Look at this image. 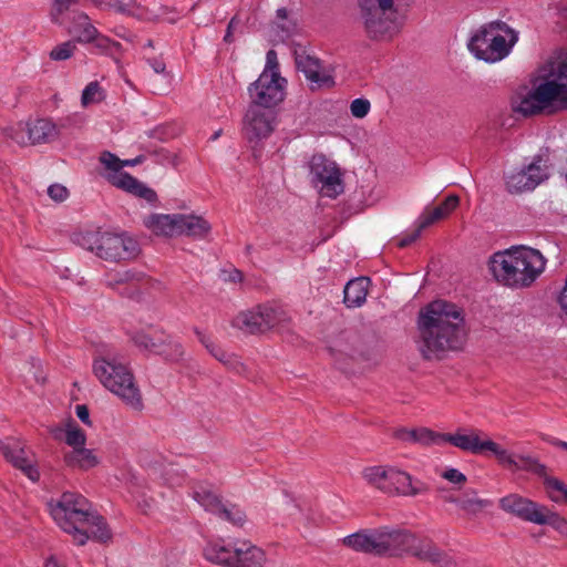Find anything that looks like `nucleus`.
Here are the masks:
<instances>
[{
  "mask_svg": "<svg viewBox=\"0 0 567 567\" xmlns=\"http://www.w3.org/2000/svg\"><path fill=\"white\" fill-rule=\"evenodd\" d=\"M416 326L417 350L425 360L442 359L446 352L461 349L465 341L464 316L456 305L445 300L422 308Z\"/></svg>",
  "mask_w": 567,
  "mask_h": 567,
  "instance_id": "f257e3e1",
  "label": "nucleus"
},
{
  "mask_svg": "<svg viewBox=\"0 0 567 567\" xmlns=\"http://www.w3.org/2000/svg\"><path fill=\"white\" fill-rule=\"evenodd\" d=\"M50 512L56 524L73 535L75 544L83 546L87 539L106 543L112 533L105 519L92 509L91 503L82 495L65 492Z\"/></svg>",
  "mask_w": 567,
  "mask_h": 567,
  "instance_id": "f03ea898",
  "label": "nucleus"
},
{
  "mask_svg": "<svg viewBox=\"0 0 567 567\" xmlns=\"http://www.w3.org/2000/svg\"><path fill=\"white\" fill-rule=\"evenodd\" d=\"M546 259L534 248L512 247L489 257L488 269L504 287L523 289L530 287L544 271Z\"/></svg>",
  "mask_w": 567,
  "mask_h": 567,
  "instance_id": "7ed1b4c3",
  "label": "nucleus"
},
{
  "mask_svg": "<svg viewBox=\"0 0 567 567\" xmlns=\"http://www.w3.org/2000/svg\"><path fill=\"white\" fill-rule=\"evenodd\" d=\"M93 373L101 384L134 410H142L143 400L134 374L117 353H106L93 362Z\"/></svg>",
  "mask_w": 567,
  "mask_h": 567,
  "instance_id": "20e7f679",
  "label": "nucleus"
},
{
  "mask_svg": "<svg viewBox=\"0 0 567 567\" xmlns=\"http://www.w3.org/2000/svg\"><path fill=\"white\" fill-rule=\"evenodd\" d=\"M417 536L406 529L381 527L347 536L343 543L357 550L377 556L412 555Z\"/></svg>",
  "mask_w": 567,
  "mask_h": 567,
  "instance_id": "39448f33",
  "label": "nucleus"
},
{
  "mask_svg": "<svg viewBox=\"0 0 567 567\" xmlns=\"http://www.w3.org/2000/svg\"><path fill=\"white\" fill-rule=\"evenodd\" d=\"M517 41L516 32L505 22L482 25L470 39L467 48L478 60L495 63L505 59Z\"/></svg>",
  "mask_w": 567,
  "mask_h": 567,
  "instance_id": "423d86ee",
  "label": "nucleus"
},
{
  "mask_svg": "<svg viewBox=\"0 0 567 567\" xmlns=\"http://www.w3.org/2000/svg\"><path fill=\"white\" fill-rule=\"evenodd\" d=\"M80 245L94 252L99 258L111 262L127 261L136 258L141 248L136 239L124 234L93 233L81 236Z\"/></svg>",
  "mask_w": 567,
  "mask_h": 567,
  "instance_id": "0eeeda50",
  "label": "nucleus"
},
{
  "mask_svg": "<svg viewBox=\"0 0 567 567\" xmlns=\"http://www.w3.org/2000/svg\"><path fill=\"white\" fill-rule=\"evenodd\" d=\"M499 507L525 522L538 525L567 526L566 520L549 511L546 506L539 505L518 494H509L499 499Z\"/></svg>",
  "mask_w": 567,
  "mask_h": 567,
  "instance_id": "6e6552de",
  "label": "nucleus"
},
{
  "mask_svg": "<svg viewBox=\"0 0 567 567\" xmlns=\"http://www.w3.org/2000/svg\"><path fill=\"white\" fill-rule=\"evenodd\" d=\"M287 321L286 312L280 308L259 305L239 312L233 319V327L248 334L265 333Z\"/></svg>",
  "mask_w": 567,
  "mask_h": 567,
  "instance_id": "1a4fd4ad",
  "label": "nucleus"
},
{
  "mask_svg": "<svg viewBox=\"0 0 567 567\" xmlns=\"http://www.w3.org/2000/svg\"><path fill=\"white\" fill-rule=\"evenodd\" d=\"M544 92L549 94L555 103L556 111L567 110V53L554 56L547 63V70L540 82Z\"/></svg>",
  "mask_w": 567,
  "mask_h": 567,
  "instance_id": "9d476101",
  "label": "nucleus"
},
{
  "mask_svg": "<svg viewBox=\"0 0 567 567\" xmlns=\"http://www.w3.org/2000/svg\"><path fill=\"white\" fill-rule=\"evenodd\" d=\"M311 182L315 186L321 185V193L336 198L343 192L341 172L333 161L323 154H315L309 162Z\"/></svg>",
  "mask_w": 567,
  "mask_h": 567,
  "instance_id": "9b49d317",
  "label": "nucleus"
},
{
  "mask_svg": "<svg viewBox=\"0 0 567 567\" xmlns=\"http://www.w3.org/2000/svg\"><path fill=\"white\" fill-rule=\"evenodd\" d=\"M286 80L277 71H262L248 91L252 104L271 109L284 100Z\"/></svg>",
  "mask_w": 567,
  "mask_h": 567,
  "instance_id": "f8f14e48",
  "label": "nucleus"
},
{
  "mask_svg": "<svg viewBox=\"0 0 567 567\" xmlns=\"http://www.w3.org/2000/svg\"><path fill=\"white\" fill-rule=\"evenodd\" d=\"M276 125L275 112L259 105L251 104L244 118V135L250 146L256 150L258 144L270 136Z\"/></svg>",
  "mask_w": 567,
  "mask_h": 567,
  "instance_id": "ddd939ff",
  "label": "nucleus"
},
{
  "mask_svg": "<svg viewBox=\"0 0 567 567\" xmlns=\"http://www.w3.org/2000/svg\"><path fill=\"white\" fill-rule=\"evenodd\" d=\"M548 176L546 161L542 156H536L528 166L506 176V188L512 194L533 190Z\"/></svg>",
  "mask_w": 567,
  "mask_h": 567,
  "instance_id": "4468645a",
  "label": "nucleus"
},
{
  "mask_svg": "<svg viewBox=\"0 0 567 567\" xmlns=\"http://www.w3.org/2000/svg\"><path fill=\"white\" fill-rule=\"evenodd\" d=\"M295 62L298 71L302 72L312 91L333 87L334 78L323 69L321 61L306 50L295 51Z\"/></svg>",
  "mask_w": 567,
  "mask_h": 567,
  "instance_id": "2eb2a0df",
  "label": "nucleus"
},
{
  "mask_svg": "<svg viewBox=\"0 0 567 567\" xmlns=\"http://www.w3.org/2000/svg\"><path fill=\"white\" fill-rule=\"evenodd\" d=\"M545 87L542 83L530 90L526 95L517 97L513 101V110L517 113L523 114L524 116H530L542 113H556L555 103L549 96L544 92Z\"/></svg>",
  "mask_w": 567,
  "mask_h": 567,
  "instance_id": "dca6fc26",
  "label": "nucleus"
},
{
  "mask_svg": "<svg viewBox=\"0 0 567 567\" xmlns=\"http://www.w3.org/2000/svg\"><path fill=\"white\" fill-rule=\"evenodd\" d=\"M0 450L4 458L20 470L30 481L38 482L40 473L34 463L27 456L24 446L16 439L0 441Z\"/></svg>",
  "mask_w": 567,
  "mask_h": 567,
  "instance_id": "f3484780",
  "label": "nucleus"
},
{
  "mask_svg": "<svg viewBox=\"0 0 567 567\" xmlns=\"http://www.w3.org/2000/svg\"><path fill=\"white\" fill-rule=\"evenodd\" d=\"M412 556L436 567H454L455 559L447 551L439 548L431 539L417 537Z\"/></svg>",
  "mask_w": 567,
  "mask_h": 567,
  "instance_id": "a211bd4d",
  "label": "nucleus"
},
{
  "mask_svg": "<svg viewBox=\"0 0 567 567\" xmlns=\"http://www.w3.org/2000/svg\"><path fill=\"white\" fill-rule=\"evenodd\" d=\"M427 486L421 481H413V477L404 472L393 467L390 473L389 495L416 496L427 492Z\"/></svg>",
  "mask_w": 567,
  "mask_h": 567,
  "instance_id": "6ab92c4d",
  "label": "nucleus"
},
{
  "mask_svg": "<svg viewBox=\"0 0 567 567\" xmlns=\"http://www.w3.org/2000/svg\"><path fill=\"white\" fill-rule=\"evenodd\" d=\"M212 231L210 223L203 216L179 214L177 236H187L193 239L204 240Z\"/></svg>",
  "mask_w": 567,
  "mask_h": 567,
  "instance_id": "aec40b11",
  "label": "nucleus"
},
{
  "mask_svg": "<svg viewBox=\"0 0 567 567\" xmlns=\"http://www.w3.org/2000/svg\"><path fill=\"white\" fill-rule=\"evenodd\" d=\"M450 443L451 445L472 454H482L485 452L484 440L480 439L477 432L472 431L470 434L462 433H441L440 445Z\"/></svg>",
  "mask_w": 567,
  "mask_h": 567,
  "instance_id": "412c9836",
  "label": "nucleus"
},
{
  "mask_svg": "<svg viewBox=\"0 0 567 567\" xmlns=\"http://www.w3.org/2000/svg\"><path fill=\"white\" fill-rule=\"evenodd\" d=\"M236 554V546L226 545L223 539L208 542L203 549L204 557L217 565L233 567Z\"/></svg>",
  "mask_w": 567,
  "mask_h": 567,
  "instance_id": "4be33fe9",
  "label": "nucleus"
},
{
  "mask_svg": "<svg viewBox=\"0 0 567 567\" xmlns=\"http://www.w3.org/2000/svg\"><path fill=\"white\" fill-rule=\"evenodd\" d=\"M394 437L405 443H415L421 445H440L441 433L434 432L427 427L406 429L400 427L394 431Z\"/></svg>",
  "mask_w": 567,
  "mask_h": 567,
  "instance_id": "5701e85b",
  "label": "nucleus"
},
{
  "mask_svg": "<svg viewBox=\"0 0 567 567\" xmlns=\"http://www.w3.org/2000/svg\"><path fill=\"white\" fill-rule=\"evenodd\" d=\"M69 33L74 37L75 43H91L97 35V29L85 12H75L71 19Z\"/></svg>",
  "mask_w": 567,
  "mask_h": 567,
  "instance_id": "b1692460",
  "label": "nucleus"
},
{
  "mask_svg": "<svg viewBox=\"0 0 567 567\" xmlns=\"http://www.w3.org/2000/svg\"><path fill=\"white\" fill-rule=\"evenodd\" d=\"M370 284L368 277H358L348 281L343 289V303L346 307H361L367 300Z\"/></svg>",
  "mask_w": 567,
  "mask_h": 567,
  "instance_id": "393cba45",
  "label": "nucleus"
},
{
  "mask_svg": "<svg viewBox=\"0 0 567 567\" xmlns=\"http://www.w3.org/2000/svg\"><path fill=\"white\" fill-rule=\"evenodd\" d=\"M195 333L197 334L199 342L207 349V351L226 368L237 373H240L245 370L243 362L237 355L224 351L198 329H195Z\"/></svg>",
  "mask_w": 567,
  "mask_h": 567,
  "instance_id": "a878e982",
  "label": "nucleus"
},
{
  "mask_svg": "<svg viewBox=\"0 0 567 567\" xmlns=\"http://www.w3.org/2000/svg\"><path fill=\"white\" fill-rule=\"evenodd\" d=\"M266 561L264 550L250 542L236 545V554L233 567H262Z\"/></svg>",
  "mask_w": 567,
  "mask_h": 567,
  "instance_id": "bb28decb",
  "label": "nucleus"
},
{
  "mask_svg": "<svg viewBox=\"0 0 567 567\" xmlns=\"http://www.w3.org/2000/svg\"><path fill=\"white\" fill-rule=\"evenodd\" d=\"M460 203L457 195H449L440 205L432 209H425L420 216V227L426 228L434 223L447 217Z\"/></svg>",
  "mask_w": 567,
  "mask_h": 567,
  "instance_id": "cd10ccee",
  "label": "nucleus"
},
{
  "mask_svg": "<svg viewBox=\"0 0 567 567\" xmlns=\"http://www.w3.org/2000/svg\"><path fill=\"white\" fill-rule=\"evenodd\" d=\"M59 135L53 122L45 118H38L28 124V136L31 144L50 143Z\"/></svg>",
  "mask_w": 567,
  "mask_h": 567,
  "instance_id": "c85d7f7f",
  "label": "nucleus"
},
{
  "mask_svg": "<svg viewBox=\"0 0 567 567\" xmlns=\"http://www.w3.org/2000/svg\"><path fill=\"white\" fill-rule=\"evenodd\" d=\"M179 214H153L145 219V225L156 235L177 236Z\"/></svg>",
  "mask_w": 567,
  "mask_h": 567,
  "instance_id": "c756f323",
  "label": "nucleus"
},
{
  "mask_svg": "<svg viewBox=\"0 0 567 567\" xmlns=\"http://www.w3.org/2000/svg\"><path fill=\"white\" fill-rule=\"evenodd\" d=\"M115 187L123 189L138 198L145 199L150 204L157 202V195L155 190L147 187L145 184L128 173L123 175L122 178L116 182Z\"/></svg>",
  "mask_w": 567,
  "mask_h": 567,
  "instance_id": "7c9ffc66",
  "label": "nucleus"
},
{
  "mask_svg": "<svg viewBox=\"0 0 567 567\" xmlns=\"http://www.w3.org/2000/svg\"><path fill=\"white\" fill-rule=\"evenodd\" d=\"M63 461L70 468L90 470L97 465L99 460L92 450L84 446L74 449L64 454Z\"/></svg>",
  "mask_w": 567,
  "mask_h": 567,
  "instance_id": "2f4dec72",
  "label": "nucleus"
},
{
  "mask_svg": "<svg viewBox=\"0 0 567 567\" xmlns=\"http://www.w3.org/2000/svg\"><path fill=\"white\" fill-rule=\"evenodd\" d=\"M100 163L104 166L105 173L103 176L111 183L113 186L116 185V182L122 178L123 175L127 174L123 171L125 164H128V161L120 159L115 154L104 151L100 155Z\"/></svg>",
  "mask_w": 567,
  "mask_h": 567,
  "instance_id": "473e14b6",
  "label": "nucleus"
},
{
  "mask_svg": "<svg viewBox=\"0 0 567 567\" xmlns=\"http://www.w3.org/2000/svg\"><path fill=\"white\" fill-rule=\"evenodd\" d=\"M392 471V466L377 465L364 468L362 475L369 485L388 494L390 487V473Z\"/></svg>",
  "mask_w": 567,
  "mask_h": 567,
  "instance_id": "72a5a7b5",
  "label": "nucleus"
},
{
  "mask_svg": "<svg viewBox=\"0 0 567 567\" xmlns=\"http://www.w3.org/2000/svg\"><path fill=\"white\" fill-rule=\"evenodd\" d=\"M165 334L161 329L148 328L134 333L132 341L137 348L157 354L159 348L155 346L158 344V340L164 339Z\"/></svg>",
  "mask_w": 567,
  "mask_h": 567,
  "instance_id": "f704fd0d",
  "label": "nucleus"
},
{
  "mask_svg": "<svg viewBox=\"0 0 567 567\" xmlns=\"http://www.w3.org/2000/svg\"><path fill=\"white\" fill-rule=\"evenodd\" d=\"M489 506H492V502L480 498L474 489L465 491L460 497V508L467 515L475 516Z\"/></svg>",
  "mask_w": 567,
  "mask_h": 567,
  "instance_id": "c9c22d12",
  "label": "nucleus"
},
{
  "mask_svg": "<svg viewBox=\"0 0 567 567\" xmlns=\"http://www.w3.org/2000/svg\"><path fill=\"white\" fill-rule=\"evenodd\" d=\"M155 348H159L157 354L164 357L167 361L176 362L184 355L182 344L168 334H165L164 339L158 340V344Z\"/></svg>",
  "mask_w": 567,
  "mask_h": 567,
  "instance_id": "e433bc0d",
  "label": "nucleus"
},
{
  "mask_svg": "<svg viewBox=\"0 0 567 567\" xmlns=\"http://www.w3.org/2000/svg\"><path fill=\"white\" fill-rule=\"evenodd\" d=\"M194 498L206 511L212 512L216 515L224 505L217 495L205 489L195 491Z\"/></svg>",
  "mask_w": 567,
  "mask_h": 567,
  "instance_id": "4c0bfd02",
  "label": "nucleus"
},
{
  "mask_svg": "<svg viewBox=\"0 0 567 567\" xmlns=\"http://www.w3.org/2000/svg\"><path fill=\"white\" fill-rule=\"evenodd\" d=\"M515 471H528L532 472L545 480L547 477V467L539 463L536 458L532 456H519L516 460V465L514 466Z\"/></svg>",
  "mask_w": 567,
  "mask_h": 567,
  "instance_id": "58836bf2",
  "label": "nucleus"
},
{
  "mask_svg": "<svg viewBox=\"0 0 567 567\" xmlns=\"http://www.w3.org/2000/svg\"><path fill=\"white\" fill-rule=\"evenodd\" d=\"M484 447L485 451L492 452L496 456L499 464L514 470V466L516 465V458L499 444L492 440H484Z\"/></svg>",
  "mask_w": 567,
  "mask_h": 567,
  "instance_id": "ea45409f",
  "label": "nucleus"
},
{
  "mask_svg": "<svg viewBox=\"0 0 567 567\" xmlns=\"http://www.w3.org/2000/svg\"><path fill=\"white\" fill-rule=\"evenodd\" d=\"M78 50L76 43L73 40H68L56 44L49 52V58L55 62H62L71 59Z\"/></svg>",
  "mask_w": 567,
  "mask_h": 567,
  "instance_id": "a19ab883",
  "label": "nucleus"
},
{
  "mask_svg": "<svg viewBox=\"0 0 567 567\" xmlns=\"http://www.w3.org/2000/svg\"><path fill=\"white\" fill-rule=\"evenodd\" d=\"M105 97L103 89L97 81L90 82L83 90L81 96L82 106L86 107L90 104H95L103 101Z\"/></svg>",
  "mask_w": 567,
  "mask_h": 567,
  "instance_id": "79ce46f5",
  "label": "nucleus"
},
{
  "mask_svg": "<svg viewBox=\"0 0 567 567\" xmlns=\"http://www.w3.org/2000/svg\"><path fill=\"white\" fill-rule=\"evenodd\" d=\"M101 10H115L120 13L130 12L135 7V0H92Z\"/></svg>",
  "mask_w": 567,
  "mask_h": 567,
  "instance_id": "37998d69",
  "label": "nucleus"
},
{
  "mask_svg": "<svg viewBox=\"0 0 567 567\" xmlns=\"http://www.w3.org/2000/svg\"><path fill=\"white\" fill-rule=\"evenodd\" d=\"M217 515L236 526H243L246 519L245 513L236 505L228 506L224 504Z\"/></svg>",
  "mask_w": 567,
  "mask_h": 567,
  "instance_id": "c03bdc74",
  "label": "nucleus"
},
{
  "mask_svg": "<svg viewBox=\"0 0 567 567\" xmlns=\"http://www.w3.org/2000/svg\"><path fill=\"white\" fill-rule=\"evenodd\" d=\"M86 436L83 430L73 423H69L65 431V443L72 447V450L84 446Z\"/></svg>",
  "mask_w": 567,
  "mask_h": 567,
  "instance_id": "a18cd8bd",
  "label": "nucleus"
},
{
  "mask_svg": "<svg viewBox=\"0 0 567 567\" xmlns=\"http://www.w3.org/2000/svg\"><path fill=\"white\" fill-rule=\"evenodd\" d=\"M94 48L103 54H114L121 49V44L97 31L96 38L92 40Z\"/></svg>",
  "mask_w": 567,
  "mask_h": 567,
  "instance_id": "49530a36",
  "label": "nucleus"
},
{
  "mask_svg": "<svg viewBox=\"0 0 567 567\" xmlns=\"http://www.w3.org/2000/svg\"><path fill=\"white\" fill-rule=\"evenodd\" d=\"M546 487L550 491V498L559 502L567 501V485L558 478H546Z\"/></svg>",
  "mask_w": 567,
  "mask_h": 567,
  "instance_id": "de8ad7c7",
  "label": "nucleus"
},
{
  "mask_svg": "<svg viewBox=\"0 0 567 567\" xmlns=\"http://www.w3.org/2000/svg\"><path fill=\"white\" fill-rule=\"evenodd\" d=\"M79 0H53L51 10V20L53 23H61V16L66 12L73 4L78 3Z\"/></svg>",
  "mask_w": 567,
  "mask_h": 567,
  "instance_id": "09e8293b",
  "label": "nucleus"
},
{
  "mask_svg": "<svg viewBox=\"0 0 567 567\" xmlns=\"http://www.w3.org/2000/svg\"><path fill=\"white\" fill-rule=\"evenodd\" d=\"M371 104L367 99H355L351 102V114L357 118H363L368 115Z\"/></svg>",
  "mask_w": 567,
  "mask_h": 567,
  "instance_id": "8fccbe9b",
  "label": "nucleus"
},
{
  "mask_svg": "<svg viewBox=\"0 0 567 567\" xmlns=\"http://www.w3.org/2000/svg\"><path fill=\"white\" fill-rule=\"evenodd\" d=\"M277 19L280 20V22H277V27L284 32L285 37H289L295 30V23L288 20V11L285 8L278 9Z\"/></svg>",
  "mask_w": 567,
  "mask_h": 567,
  "instance_id": "3c124183",
  "label": "nucleus"
},
{
  "mask_svg": "<svg viewBox=\"0 0 567 567\" xmlns=\"http://www.w3.org/2000/svg\"><path fill=\"white\" fill-rule=\"evenodd\" d=\"M441 476L444 480H446L453 484H456V485H463L467 481L466 476L462 472H460L457 468H447L441 474Z\"/></svg>",
  "mask_w": 567,
  "mask_h": 567,
  "instance_id": "603ef678",
  "label": "nucleus"
},
{
  "mask_svg": "<svg viewBox=\"0 0 567 567\" xmlns=\"http://www.w3.org/2000/svg\"><path fill=\"white\" fill-rule=\"evenodd\" d=\"M143 278V274L134 272L132 270H125L123 272H118L113 284H124V282H133V281H140ZM112 285V282H110Z\"/></svg>",
  "mask_w": 567,
  "mask_h": 567,
  "instance_id": "864d4df0",
  "label": "nucleus"
},
{
  "mask_svg": "<svg viewBox=\"0 0 567 567\" xmlns=\"http://www.w3.org/2000/svg\"><path fill=\"white\" fill-rule=\"evenodd\" d=\"M48 194L52 199L63 202L68 197V189L60 184H54L48 188Z\"/></svg>",
  "mask_w": 567,
  "mask_h": 567,
  "instance_id": "5fc2aeb1",
  "label": "nucleus"
},
{
  "mask_svg": "<svg viewBox=\"0 0 567 567\" xmlns=\"http://www.w3.org/2000/svg\"><path fill=\"white\" fill-rule=\"evenodd\" d=\"M423 229H424V228H421V227H420V223H419V224H417V228H416L412 234H410V235H408V236L403 237V238L400 240L399 246H400L401 248H404V247L410 246L412 243H414V241L420 237V235H421V233H422V230H423Z\"/></svg>",
  "mask_w": 567,
  "mask_h": 567,
  "instance_id": "6e6d98bb",
  "label": "nucleus"
},
{
  "mask_svg": "<svg viewBox=\"0 0 567 567\" xmlns=\"http://www.w3.org/2000/svg\"><path fill=\"white\" fill-rule=\"evenodd\" d=\"M267 63L264 71H277L278 72V61H277V54L274 50H269L267 52Z\"/></svg>",
  "mask_w": 567,
  "mask_h": 567,
  "instance_id": "4d7b16f0",
  "label": "nucleus"
},
{
  "mask_svg": "<svg viewBox=\"0 0 567 567\" xmlns=\"http://www.w3.org/2000/svg\"><path fill=\"white\" fill-rule=\"evenodd\" d=\"M76 416L86 425L91 424L90 412L86 405L80 404L75 408Z\"/></svg>",
  "mask_w": 567,
  "mask_h": 567,
  "instance_id": "13d9d810",
  "label": "nucleus"
},
{
  "mask_svg": "<svg viewBox=\"0 0 567 567\" xmlns=\"http://www.w3.org/2000/svg\"><path fill=\"white\" fill-rule=\"evenodd\" d=\"M239 23V21L237 20V17H233L227 25V30H226V34L224 37V41L226 43H231L234 41L233 39V30L235 29V27Z\"/></svg>",
  "mask_w": 567,
  "mask_h": 567,
  "instance_id": "bf43d9fd",
  "label": "nucleus"
},
{
  "mask_svg": "<svg viewBox=\"0 0 567 567\" xmlns=\"http://www.w3.org/2000/svg\"><path fill=\"white\" fill-rule=\"evenodd\" d=\"M148 63L152 66V69L154 70V72H156V73H164L165 72L166 65H165V63L162 60L150 59Z\"/></svg>",
  "mask_w": 567,
  "mask_h": 567,
  "instance_id": "052dcab7",
  "label": "nucleus"
},
{
  "mask_svg": "<svg viewBox=\"0 0 567 567\" xmlns=\"http://www.w3.org/2000/svg\"><path fill=\"white\" fill-rule=\"evenodd\" d=\"M229 280L233 282H240L243 280V274L238 269H233L229 274Z\"/></svg>",
  "mask_w": 567,
  "mask_h": 567,
  "instance_id": "680f3d73",
  "label": "nucleus"
},
{
  "mask_svg": "<svg viewBox=\"0 0 567 567\" xmlns=\"http://www.w3.org/2000/svg\"><path fill=\"white\" fill-rule=\"evenodd\" d=\"M550 443L555 446H558L560 449H564V450H567V442L565 441H560V440H557V439H554L550 441Z\"/></svg>",
  "mask_w": 567,
  "mask_h": 567,
  "instance_id": "e2e57ef3",
  "label": "nucleus"
},
{
  "mask_svg": "<svg viewBox=\"0 0 567 567\" xmlns=\"http://www.w3.org/2000/svg\"><path fill=\"white\" fill-rule=\"evenodd\" d=\"M444 499H445V502L454 503L460 507V497L445 496Z\"/></svg>",
  "mask_w": 567,
  "mask_h": 567,
  "instance_id": "0e129e2a",
  "label": "nucleus"
},
{
  "mask_svg": "<svg viewBox=\"0 0 567 567\" xmlns=\"http://www.w3.org/2000/svg\"><path fill=\"white\" fill-rule=\"evenodd\" d=\"M127 161H128V164H125V166H133L138 162L137 158L136 159H127Z\"/></svg>",
  "mask_w": 567,
  "mask_h": 567,
  "instance_id": "69168bd1",
  "label": "nucleus"
},
{
  "mask_svg": "<svg viewBox=\"0 0 567 567\" xmlns=\"http://www.w3.org/2000/svg\"><path fill=\"white\" fill-rule=\"evenodd\" d=\"M220 133H221V131H217V132H215V133H214V135L212 136V140H216V138H218V137H219V135H220Z\"/></svg>",
  "mask_w": 567,
  "mask_h": 567,
  "instance_id": "338daca9",
  "label": "nucleus"
},
{
  "mask_svg": "<svg viewBox=\"0 0 567 567\" xmlns=\"http://www.w3.org/2000/svg\"><path fill=\"white\" fill-rule=\"evenodd\" d=\"M146 47L148 48H153V41L152 40H148L147 43H146Z\"/></svg>",
  "mask_w": 567,
  "mask_h": 567,
  "instance_id": "774afa93",
  "label": "nucleus"
}]
</instances>
